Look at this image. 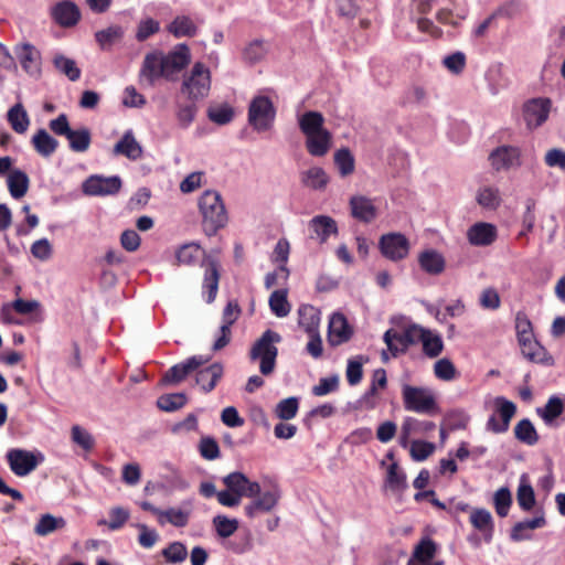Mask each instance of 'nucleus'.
Here are the masks:
<instances>
[{
	"label": "nucleus",
	"mask_w": 565,
	"mask_h": 565,
	"mask_svg": "<svg viewBox=\"0 0 565 565\" xmlns=\"http://www.w3.org/2000/svg\"><path fill=\"white\" fill-rule=\"evenodd\" d=\"M191 63V51L185 43L177 44L168 53L154 50L145 55L139 77L149 86H153L160 78L175 82L181 73Z\"/></svg>",
	"instance_id": "obj_1"
},
{
	"label": "nucleus",
	"mask_w": 565,
	"mask_h": 565,
	"mask_svg": "<svg viewBox=\"0 0 565 565\" xmlns=\"http://www.w3.org/2000/svg\"><path fill=\"white\" fill-rule=\"evenodd\" d=\"M177 265L193 266L201 260V267L204 268L202 289L206 292V302L215 300L220 282L218 260L207 255L198 243L190 242L181 245L175 250Z\"/></svg>",
	"instance_id": "obj_2"
},
{
	"label": "nucleus",
	"mask_w": 565,
	"mask_h": 565,
	"mask_svg": "<svg viewBox=\"0 0 565 565\" xmlns=\"http://www.w3.org/2000/svg\"><path fill=\"white\" fill-rule=\"evenodd\" d=\"M199 209L203 218L202 227L207 236L215 235L228 222L224 202L217 191H204L199 199Z\"/></svg>",
	"instance_id": "obj_3"
},
{
	"label": "nucleus",
	"mask_w": 565,
	"mask_h": 565,
	"mask_svg": "<svg viewBox=\"0 0 565 565\" xmlns=\"http://www.w3.org/2000/svg\"><path fill=\"white\" fill-rule=\"evenodd\" d=\"M280 341V334L268 329L253 344L249 358L253 361L260 360L259 371L263 375H269L274 372L278 355V349L275 344Z\"/></svg>",
	"instance_id": "obj_4"
},
{
	"label": "nucleus",
	"mask_w": 565,
	"mask_h": 565,
	"mask_svg": "<svg viewBox=\"0 0 565 565\" xmlns=\"http://www.w3.org/2000/svg\"><path fill=\"white\" fill-rule=\"evenodd\" d=\"M211 89V72L201 62L194 63L189 74L183 76L180 92L190 102H200L209 96Z\"/></svg>",
	"instance_id": "obj_5"
},
{
	"label": "nucleus",
	"mask_w": 565,
	"mask_h": 565,
	"mask_svg": "<svg viewBox=\"0 0 565 565\" xmlns=\"http://www.w3.org/2000/svg\"><path fill=\"white\" fill-rule=\"evenodd\" d=\"M276 118V108L271 99L264 95L255 96L247 110V121L257 132L269 130Z\"/></svg>",
	"instance_id": "obj_6"
},
{
	"label": "nucleus",
	"mask_w": 565,
	"mask_h": 565,
	"mask_svg": "<svg viewBox=\"0 0 565 565\" xmlns=\"http://www.w3.org/2000/svg\"><path fill=\"white\" fill-rule=\"evenodd\" d=\"M404 408L418 414L433 415L438 412L434 394L425 387L404 384L402 387Z\"/></svg>",
	"instance_id": "obj_7"
},
{
	"label": "nucleus",
	"mask_w": 565,
	"mask_h": 565,
	"mask_svg": "<svg viewBox=\"0 0 565 565\" xmlns=\"http://www.w3.org/2000/svg\"><path fill=\"white\" fill-rule=\"evenodd\" d=\"M420 335H423L422 327L411 324L403 332L388 329L383 340L392 355L397 356L399 353H405L411 345L418 343Z\"/></svg>",
	"instance_id": "obj_8"
},
{
	"label": "nucleus",
	"mask_w": 565,
	"mask_h": 565,
	"mask_svg": "<svg viewBox=\"0 0 565 565\" xmlns=\"http://www.w3.org/2000/svg\"><path fill=\"white\" fill-rule=\"evenodd\" d=\"M379 248L385 258L398 262L408 256L411 244L404 234L391 232L380 237Z\"/></svg>",
	"instance_id": "obj_9"
},
{
	"label": "nucleus",
	"mask_w": 565,
	"mask_h": 565,
	"mask_svg": "<svg viewBox=\"0 0 565 565\" xmlns=\"http://www.w3.org/2000/svg\"><path fill=\"white\" fill-rule=\"evenodd\" d=\"M6 457L11 471L18 477L30 475L40 463L36 456L25 449H10Z\"/></svg>",
	"instance_id": "obj_10"
},
{
	"label": "nucleus",
	"mask_w": 565,
	"mask_h": 565,
	"mask_svg": "<svg viewBox=\"0 0 565 565\" xmlns=\"http://www.w3.org/2000/svg\"><path fill=\"white\" fill-rule=\"evenodd\" d=\"M489 161L495 171L518 168L521 166V150L515 146H499L490 152Z\"/></svg>",
	"instance_id": "obj_11"
},
{
	"label": "nucleus",
	"mask_w": 565,
	"mask_h": 565,
	"mask_svg": "<svg viewBox=\"0 0 565 565\" xmlns=\"http://www.w3.org/2000/svg\"><path fill=\"white\" fill-rule=\"evenodd\" d=\"M121 189V179L118 175H90L83 183V192L87 195H113Z\"/></svg>",
	"instance_id": "obj_12"
},
{
	"label": "nucleus",
	"mask_w": 565,
	"mask_h": 565,
	"mask_svg": "<svg viewBox=\"0 0 565 565\" xmlns=\"http://www.w3.org/2000/svg\"><path fill=\"white\" fill-rule=\"evenodd\" d=\"M209 362V358L203 355H193L185 361L171 366L162 376L163 385L178 384L182 382L190 373Z\"/></svg>",
	"instance_id": "obj_13"
},
{
	"label": "nucleus",
	"mask_w": 565,
	"mask_h": 565,
	"mask_svg": "<svg viewBox=\"0 0 565 565\" xmlns=\"http://www.w3.org/2000/svg\"><path fill=\"white\" fill-rule=\"evenodd\" d=\"M353 328L344 315L335 312L331 316L328 327L327 340L331 347H339L351 340Z\"/></svg>",
	"instance_id": "obj_14"
},
{
	"label": "nucleus",
	"mask_w": 565,
	"mask_h": 565,
	"mask_svg": "<svg viewBox=\"0 0 565 565\" xmlns=\"http://www.w3.org/2000/svg\"><path fill=\"white\" fill-rule=\"evenodd\" d=\"M551 110L548 98H533L524 105L523 116L529 128H537L546 121Z\"/></svg>",
	"instance_id": "obj_15"
},
{
	"label": "nucleus",
	"mask_w": 565,
	"mask_h": 565,
	"mask_svg": "<svg viewBox=\"0 0 565 565\" xmlns=\"http://www.w3.org/2000/svg\"><path fill=\"white\" fill-rule=\"evenodd\" d=\"M17 57L22 68L33 77L41 75V53L30 43H23L15 46Z\"/></svg>",
	"instance_id": "obj_16"
},
{
	"label": "nucleus",
	"mask_w": 565,
	"mask_h": 565,
	"mask_svg": "<svg viewBox=\"0 0 565 565\" xmlns=\"http://www.w3.org/2000/svg\"><path fill=\"white\" fill-rule=\"evenodd\" d=\"M53 20L63 28H71L78 23L81 11L77 4L70 0L57 2L51 10Z\"/></svg>",
	"instance_id": "obj_17"
},
{
	"label": "nucleus",
	"mask_w": 565,
	"mask_h": 565,
	"mask_svg": "<svg viewBox=\"0 0 565 565\" xmlns=\"http://www.w3.org/2000/svg\"><path fill=\"white\" fill-rule=\"evenodd\" d=\"M279 499L280 491L278 488L275 487L265 491L245 507V514L253 519L259 513H268L277 505Z\"/></svg>",
	"instance_id": "obj_18"
},
{
	"label": "nucleus",
	"mask_w": 565,
	"mask_h": 565,
	"mask_svg": "<svg viewBox=\"0 0 565 565\" xmlns=\"http://www.w3.org/2000/svg\"><path fill=\"white\" fill-rule=\"evenodd\" d=\"M523 356L532 363L553 365L554 359L535 337L518 342Z\"/></svg>",
	"instance_id": "obj_19"
},
{
	"label": "nucleus",
	"mask_w": 565,
	"mask_h": 565,
	"mask_svg": "<svg viewBox=\"0 0 565 565\" xmlns=\"http://www.w3.org/2000/svg\"><path fill=\"white\" fill-rule=\"evenodd\" d=\"M498 236L497 227L491 223L478 222L467 231V239L472 246H489Z\"/></svg>",
	"instance_id": "obj_20"
},
{
	"label": "nucleus",
	"mask_w": 565,
	"mask_h": 565,
	"mask_svg": "<svg viewBox=\"0 0 565 565\" xmlns=\"http://www.w3.org/2000/svg\"><path fill=\"white\" fill-rule=\"evenodd\" d=\"M113 154L124 156L132 161H137L142 157V146L137 141L131 129L125 131L122 137L115 143Z\"/></svg>",
	"instance_id": "obj_21"
},
{
	"label": "nucleus",
	"mask_w": 565,
	"mask_h": 565,
	"mask_svg": "<svg viewBox=\"0 0 565 565\" xmlns=\"http://www.w3.org/2000/svg\"><path fill=\"white\" fill-rule=\"evenodd\" d=\"M351 215L360 222L371 223L377 216V209L373 201L364 195H354L350 199Z\"/></svg>",
	"instance_id": "obj_22"
},
{
	"label": "nucleus",
	"mask_w": 565,
	"mask_h": 565,
	"mask_svg": "<svg viewBox=\"0 0 565 565\" xmlns=\"http://www.w3.org/2000/svg\"><path fill=\"white\" fill-rule=\"evenodd\" d=\"M418 264L424 273L431 276L440 275L446 268L445 257L433 248L425 249L418 254Z\"/></svg>",
	"instance_id": "obj_23"
},
{
	"label": "nucleus",
	"mask_w": 565,
	"mask_h": 565,
	"mask_svg": "<svg viewBox=\"0 0 565 565\" xmlns=\"http://www.w3.org/2000/svg\"><path fill=\"white\" fill-rule=\"evenodd\" d=\"M471 525L479 531L486 542H490L493 536L494 523L492 514L484 508H476L470 513Z\"/></svg>",
	"instance_id": "obj_24"
},
{
	"label": "nucleus",
	"mask_w": 565,
	"mask_h": 565,
	"mask_svg": "<svg viewBox=\"0 0 565 565\" xmlns=\"http://www.w3.org/2000/svg\"><path fill=\"white\" fill-rule=\"evenodd\" d=\"M309 228L315 234L310 237H317L320 243L327 242L332 234L338 233L337 222L328 215H317L309 222Z\"/></svg>",
	"instance_id": "obj_25"
},
{
	"label": "nucleus",
	"mask_w": 565,
	"mask_h": 565,
	"mask_svg": "<svg viewBox=\"0 0 565 565\" xmlns=\"http://www.w3.org/2000/svg\"><path fill=\"white\" fill-rule=\"evenodd\" d=\"M536 413L545 425L553 426L556 419L565 413V398L552 395L543 407L536 408Z\"/></svg>",
	"instance_id": "obj_26"
},
{
	"label": "nucleus",
	"mask_w": 565,
	"mask_h": 565,
	"mask_svg": "<svg viewBox=\"0 0 565 565\" xmlns=\"http://www.w3.org/2000/svg\"><path fill=\"white\" fill-rule=\"evenodd\" d=\"M306 149L312 157H324L332 146V134L329 130L306 136Z\"/></svg>",
	"instance_id": "obj_27"
},
{
	"label": "nucleus",
	"mask_w": 565,
	"mask_h": 565,
	"mask_svg": "<svg viewBox=\"0 0 565 565\" xmlns=\"http://www.w3.org/2000/svg\"><path fill=\"white\" fill-rule=\"evenodd\" d=\"M298 125L303 136H311L328 130L324 128V117L316 110H308L298 118Z\"/></svg>",
	"instance_id": "obj_28"
},
{
	"label": "nucleus",
	"mask_w": 565,
	"mask_h": 565,
	"mask_svg": "<svg viewBox=\"0 0 565 565\" xmlns=\"http://www.w3.org/2000/svg\"><path fill=\"white\" fill-rule=\"evenodd\" d=\"M223 365L215 362L196 373V383L205 393H209L216 386L223 375Z\"/></svg>",
	"instance_id": "obj_29"
},
{
	"label": "nucleus",
	"mask_w": 565,
	"mask_h": 565,
	"mask_svg": "<svg viewBox=\"0 0 565 565\" xmlns=\"http://www.w3.org/2000/svg\"><path fill=\"white\" fill-rule=\"evenodd\" d=\"M31 143L34 150L43 158L51 157L58 148V141L43 128L33 135Z\"/></svg>",
	"instance_id": "obj_30"
},
{
	"label": "nucleus",
	"mask_w": 565,
	"mask_h": 565,
	"mask_svg": "<svg viewBox=\"0 0 565 565\" xmlns=\"http://www.w3.org/2000/svg\"><path fill=\"white\" fill-rule=\"evenodd\" d=\"M320 312L311 305H301L298 309V324L307 333L318 332Z\"/></svg>",
	"instance_id": "obj_31"
},
{
	"label": "nucleus",
	"mask_w": 565,
	"mask_h": 565,
	"mask_svg": "<svg viewBox=\"0 0 565 565\" xmlns=\"http://www.w3.org/2000/svg\"><path fill=\"white\" fill-rule=\"evenodd\" d=\"M7 183L11 196L13 199H21L29 190L30 179L24 171L14 169L8 175Z\"/></svg>",
	"instance_id": "obj_32"
},
{
	"label": "nucleus",
	"mask_w": 565,
	"mask_h": 565,
	"mask_svg": "<svg viewBox=\"0 0 565 565\" xmlns=\"http://www.w3.org/2000/svg\"><path fill=\"white\" fill-rule=\"evenodd\" d=\"M301 183L311 190H324L329 183L327 172L320 167H312L300 174Z\"/></svg>",
	"instance_id": "obj_33"
},
{
	"label": "nucleus",
	"mask_w": 565,
	"mask_h": 565,
	"mask_svg": "<svg viewBox=\"0 0 565 565\" xmlns=\"http://www.w3.org/2000/svg\"><path fill=\"white\" fill-rule=\"evenodd\" d=\"M167 30L177 39L183 36L192 38L198 33V26L186 15L175 17L167 26Z\"/></svg>",
	"instance_id": "obj_34"
},
{
	"label": "nucleus",
	"mask_w": 565,
	"mask_h": 565,
	"mask_svg": "<svg viewBox=\"0 0 565 565\" xmlns=\"http://www.w3.org/2000/svg\"><path fill=\"white\" fill-rule=\"evenodd\" d=\"M7 119L17 134H24L30 126L29 115L21 103L8 110Z\"/></svg>",
	"instance_id": "obj_35"
},
{
	"label": "nucleus",
	"mask_w": 565,
	"mask_h": 565,
	"mask_svg": "<svg viewBox=\"0 0 565 565\" xmlns=\"http://www.w3.org/2000/svg\"><path fill=\"white\" fill-rule=\"evenodd\" d=\"M125 30L122 26L114 24L95 33V40L102 50L110 49L115 43L121 41Z\"/></svg>",
	"instance_id": "obj_36"
},
{
	"label": "nucleus",
	"mask_w": 565,
	"mask_h": 565,
	"mask_svg": "<svg viewBox=\"0 0 565 565\" xmlns=\"http://www.w3.org/2000/svg\"><path fill=\"white\" fill-rule=\"evenodd\" d=\"M419 342L423 344V352L429 358L438 356L444 349V342L439 334L433 333L430 330L422 327Z\"/></svg>",
	"instance_id": "obj_37"
},
{
	"label": "nucleus",
	"mask_w": 565,
	"mask_h": 565,
	"mask_svg": "<svg viewBox=\"0 0 565 565\" xmlns=\"http://www.w3.org/2000/svg\"><path fill=\"white\" fill-rule=\"evenodd\" d=\"M66 521L62 516H54L50 513L42 514L34 526V533L39 536H47L56 530L63 529Z\"/></svg>",
	"instance_id": "obj_38"
},
{
	"label": "nucleus",
	"mask_w": 565,
	"mask_h": 565,
	"mask_svg": "<svg viewBox=\"0 0 565 565\" xmlns=\"http://www.w3.org/2000/svg\"><path fill=\"white\" fill-rule=\"evenodd\" d=\"M70 149L74 152H85L88 150L92 142V134L87 127L71 130L66 136Z\"/></svg>",
	"instance_id": "obj_39"
},
{
	"label": "nucleus",
	"mask_w": 565,
	"mask_h": 565,
	"mask_svg": "<svg viewBox=\"0 0 565 565\" xmlns=\"http://www.w3.org/2000/svg\"><path fill=\"white\" fill-rule=\"evenodd\" d=\"M514 436L519 441L527 446H534L540 438L533 423L529 418H523L515 425Z\"/></svg>",
	"instance_id": "obj_40"
},
{
	"label": "nucleus",
	"mask_w": 565,
	"mask_h": 565,
	"mask_svg": "<svg viewBox=\"0 0 565 565\" xmlns=\"http://www.w3.org/2000/svg\"><path fill=\"white\" fill-rule=\"evenodd\" d=\"M268 47L265 41L256 39L249 42L243 50V60L250 64H257L265 58Z\"/></svg>",
	"instance_id": "obj_41"
},
{
	"label": "nucleus",
	"mask_w": 565,
	"mask_h": 565,
	"mask_svg": "<svg viewBox=\"0 0 565 565\" xmlns=\"http://www.w3.org/2000/svg\"><path fill=\"white\" fill-rule=\"evenodd\" d=\"M268 303L271 312L278 318L287 317L291 309V306L287 299L286 289H278L273 291Z\"/></svg>",
	"instance_id": "obj_42"
},
{
	"label": "nucleus",
	"mask_w": 565,
	"mask_h": 565,
	"mask_svg": "<svg viewBox=\"0 0 565 565\" xmlns=\"http://www.w3.org/2000/svg\"><path fill=\"white\" fill-rule=\"evenodd\" d=\"M436 552V543L429 537H424L415 546L412 558L409 559L407 565H412V562L414 559L420 563H427L435 557Z\"/></svg>",
	"instance_id": "obj_43"
},
{
	"label": "nucleus",
	"mask_w": 565,
	"mask_h": 565,
	"mask_svg": "<svg viewBox=\"0 0 565 565\" xmlns=\"http://www.w3.org/2000/svg\"><path fill=\"white\" fill-rule=\"evenodd\" d=\"M546 524V520L544 515L535 516L531 520H525L522 522H518L513 525L511 530L510 537L514 542H520L524 540H529L531 536L529 534H520V530H535L543 527Z\"/></svg>",
	"instance_id": "obj_44"
},
{
	"label": "nucleus",
	"mask_w": 565,
	"mask_h": 565,
	"mask_svg": "<svg viewBox=\"0 0 565 565\" xmlns=\"http://www.w3.org/2000/svg\"><path fill=\"white\" fill-rule=\"evenodd\" d=\"M55 68L64 74L70 81L75 82L81 77V68L76 65V62L72 58L64 56L63 54H56L53 58Z\"/></svg>",
	"instance_id": "obj_45"
},
{
	"label": "nucleus",
	"mask_w": 565,
	"mask_h": 565,
	"mask_svg": "<svg viewBox=\"0 0 565 565\" xmlns=\"http://www.w3.org/2000/svg\"><path fill=\"white\" fill-rule=\"evenodd\" d=\"M476 200L480 206L487 210H497L501 204L499 190L492 186L479 189Z\"/></svg>",
	"instance_id": "obj_46"
},
{
	"label": "nucleus",
	"mask_w": 565,
	"mask_h": 565,
	"mask_svg": "<svg viewBox=\"0 0 565 565\" xmlns=\"http://www.w3.org/2000/svg\"><path fill=\"white\" fill-rule=\"evenodd\" d=\"M385 486L392 491L406 489V475L399 469L397 462H392L387 468Z\"/></svg>",
	"instance_id": "obj_47"
},
{
	"label": "nucleus",
	"mask_w": 565,
	"mask_h": 565,
	"mask_svg": "<svg viewBox=\"0 0 565 565\" xmlns=\"http://www.w3.org/2000/svg\"><path fill=\"white\" fill-rule=\"evenodd\" d=\"M130 513L121 507H114L109 510V520H99L98 525H107L109 530L117 531L121 529L129 520Z\"/></svg>",
	"instance_id": "obj_48"
},
{
	"label": "nucleus",
	"mask_w": 565,
	"mask_h": 565,
	"mask_svg": "<svg viewBox=\"0 0 565 565\" xmlns=\"http://www.w3.org/2000/svg\"><path fill=\"white\" fill-rule=\"evenodd\" d=\"M207 118L217 125H227L234 118V108L228 104L211 106L207 109Z\"/></svg>",
	"instance_id": "obj_49"
},
{
	"label": "nucleus",
	"mask_w": 565,
	"mask_h": 565,
	"mask_svg": "<svg viewBox=\"0 0 565 565\" xmlns=\"http://www.w3.org/2000/svg\"><path fill=\"white\" fill-rule=\"evenodd\" d=\"M161 555L167 563L181 564L188 557L186 546L181 542H172L161 551Z\"/></svg>",
	"instance_id": "obj_50"
},
{
	"label": "nucleus",
	"mask_w": 565,
	"mask_h": 565,
	"mask_svg": "<svg viewBox=\"0 0 565 565\" xmlns=\"http://www.w3.org/2000/svg\"><path fill=\"white\" fill-rule=\"evenodd\" d=\"M213 526L220 537L226 539L233 535L238 529V521L225 515H215L212 520Z\"/></svg>",
	"instance_id": "obj_51"
},
{
	"label": "nucleus",
	"mask_w": 565,
	"mask_h": 565,
	"mask_svg": "<svg viewBox=\"0 0 565 565\" xmlns=\"http://www.w3.org/2000/svg\"><path fill=\"white\" fill-rule=\"evenodd\" d=\"M367 361L363 355L350 359L347 364L345 376L351 386L358 385L363 379V362Z\"/></svg>",
	"instance_id": "obj_52"
},
{
	"label": "nucleus",
	"mask_w": 565,
	"mask_h": 565,
	"mask_svg": "<svg viewBox=\"0 0 565 565\" xmlns=\"http://www.w3.org/2000/svg\"><path fill=\"white\" fill-rule=\"evenodd\" d=\"M186 403L184 393L163 394L157 399V406L164 412H174Z\"/></svg>",
	"instance_id": "obj_53"
},
{
	"label": "nucleus",
	"mask_w": 565,
	"mask_h": 565,
	"mask_svg": "<svg viewBox=\"0 0 565 565\" xmlns=\"http://www.w3.org/2000/svg\"><path fill=\"white\" fill-rule=\"evenodd\" d=\"M514 322L518 342L535 337L533 324L524 311L516 312Z\"/></svg>",
	"instance_id": "obj_54"
},
{
	"label": "nucleus",
	"mask_w": 565,
	"mask_h": 565,
	"mask_svg": "<svg viewBox=\"0 0 565 565\" xmlns=\"http://www.w3.org/2000/svg\"><path fill=\"white\" fill-rule=\"evenodd\" d=\"M334 163L342 177H347L354 171V157L348 148L339 149L334 153Z\"/></svg>",
	"instance_id": "obj_55"
},
{
	"label": "nucleus",
	"mask_w": 565,
	"mask_h": 565,
	"mask_svg": "<svg viewBox=\"0 0 565 565\" xmlns=\"http://www.w3.org/2000/svg\"><path fill=\"white\" fill-rule=\"evenodd\" d=\"M299 408V401L297 397H288L281 399L275 409V414L279 419L289 420L297 415Z\"/></svg>",
	"instance_id": "obj_56"
},
{
	"label": "nucleus",
	"mask_w": 565,
	"mask_h": 565,
	"mask_svg": "<svg viewBox=\"0 0 565 565\" xmlns=\"http://www.w3.org/2000/svg\"><path fill=\"white\" fill-rule=\"evenodd\" d=\"M493 503L497 514L501 518L507 516L512 504V495L509 488L502 487L497 490L493 495Z\"/></svg>",
	"instance_id": "obj_57"
},
{
	"label": "nucleus",
	"mask_w": 565,
	"mask_h": 565,
	"mask_svg": "<svg viewBox=\"0 0 565 565\" xmlns=\"http://www.w3.org/2000/svg\"><path fill=\"white\" fill-rule=\"evenodd\" d=\"M223 483L228 490L243 498L245 492V484L248 483V478L238 471L231 472L223 478Z\"/></svg>",
	"instance_id": "obj_58"
},
{
	"label": "nucleus",
	"mask_w": 565,
	"mask_h": 565,
	"mask_svg": "<svg viewBox=\"0 0 565 565\" xmlns=\"http://www.w3.org/2000/svg\"><path fill=\"white\" fill-rule=\"evenodd\" d=\"M198 102H190L178 105L177 119L182 128H188L195 119L198 113Z\"/></svg>",
	"instance_id": "obj_59"
},
{
	"label": "nucleus",
	"mask_w": 565,
	"mask_h": 565,
	"mask_svg": "<svg viewBox=\"0 0 565 565\" xmlns=\"http://www.w3.org/2000/svg\"><path fill=\"white\" fill-rule=\"evenodd\" d=\"M159 31L160 23L157 20L152 18L143 19L137 25L136 40L138 42H143L150 36L157 34Z\"/></svg>",
	"instance_id": "obj_60"
},
{
	"label": "nucleus",
	"mask_w": 565,
	"mask_h": 565,
	"mask_svg": "<svg viewBox=\"0 0 565 565\" xmlns=\"http://www.w3.org/2000/svg\"><path fill=\"white\" fill-rule=\"evenodd\" d=\"M289 249H290V246H289L288 241L285 238H281L277 242V244L274 248V253H273V260L281 264L279 266V271L285 275V279L289 275V270L285 266V264L288 260Z\"/></svg>",
	"instance_id": "obj_61"
},
{
	"label": "nucleus",
	"mask_w": 565,
	"mask_h": 565,
	"mask_svg": "<svg viewBox=\"0 0 565 565\" xmlns=\"http://www.w3.org/2000/svg\"><path fill=\"white\" fill-rule=\"evenodd\" d=\"M494 404L501 420L507 424V426H510V422L516 413L515 404L503 396L495 397Z\"/></svg>",
	"instance_id": "obj_62"
},
{
	"label": "nucleus",
	"mask_w": 565,
	"mask_h": 565,
	"mask_svg": "<svg viewBox=\"0 0 565 565\" xmlns=\"http://www.w3.org/2000/svg\"><path fill=\"white\" fill-rule=\"evenodd\" d=\"M435 450V445L429 441L414 440L411 446V456L415 461L426 460Z\"/></svg>",
	"instance_id": "obj_63"
},
{
	"label": "nucleus",
	"mask_w": 565,
	"mask_h": 565,
	"mask_svg": "<svg viewBox=\"0 0 565 565\" xmlns=\"http://www.w3.org/2000/svg\"><path fill=\"white\" fill-rule=\"evenodd\" d=\"M200 455L206 460H214L220 457V447L217 441L210 436L203 437L199 444Z\"/></svg>",
	"instance_id": "obj_64"
}]
</instances>
